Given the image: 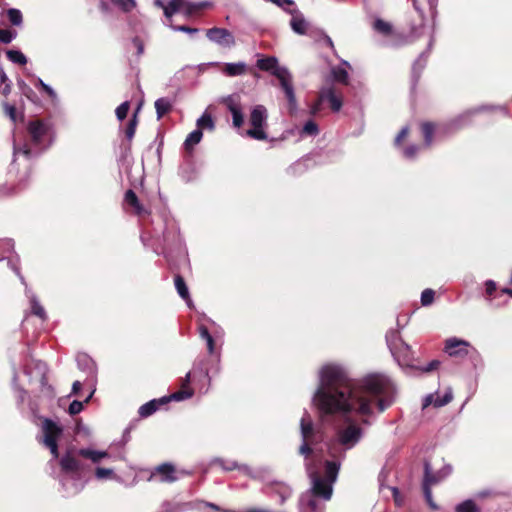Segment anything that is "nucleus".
<instances>
[{
    "label": "nucleus",
    "mask_w": 512,
    "mask_h": 512,
    "mask_svg": "<svg viewBox=\"0 0 512 512\" xmlns=\"http://www.w3.org/2000/svg\"><path fill=\"white\" fill-rule=\"evenodd\" d=\"M393 396V384L386 376L373 374L354 381L343 367L329 364L321 369L320 386L313 401L323 414L354 411L369 416L373 404L383 412L392 404Z\"/></svg>",
    "instance_id": "obj_1"
},
{
    "label": "nucleus",
    "mask_w": 512,
    "mask_h": 512,
    "mask_svg": "<svg viewBox=\"0 0 512 512\" xmlns=\"http://www.w3.org/2000/svg\"><path fill=\"white\" fill-rule=\"evenodd\" d=\"M109 454L106 451H96L89 448L81 449H69L61 457L59 465L61 471L65 474L73 475L77 478H81L87 471L90 470V466L84 463L80 458L88 459L94 464H98L102 459L108 458Z\"/></svg>",
    "instance_id": "obj_2"
},
{
    "label": "nucleus",
    "mask_w": 512,
    "mask_h": 512,
    "mask_svg": "<svg viewBox=\"0 0 512 512\" xmlns=\"http://www.w3.org/2000/svg\"><path fill=\"white\" fill-rule=\"evenodd\" d=\"M257 67L262 71L271 72L280 81L291 109L296 106V97L289 72L285 68L278 67V60L268 56L257 60Z\"/></svg>",
    "instance_id": "obj_3"
},
{
    "label": "nucleus",
    "mask_w": 512,
    "mask_h": 512,
    "mask_svg": "<svg viewBox=\"0 0 512 512\" xmlns=\"http://www.w3.org/2000/svg\"><path fill=\"white\" fill-rule=\"evenodd\" d=\"M191 373L188 372L184 379H182L181 389L172 393L169 396H164L159 399H153L139 408V415L143 418L149 417L154 414L161 406L166 405L170 401H182L191 398L194 390L190 387Z\"/></svg>",
    "instance_id": "obj_4"
},
{
    "label": "nucleus",
    "mask_w": 512,
    "mask_h": 512,
    "mask_svg": "<svg viewBox=\"0 0 512 512\" xmlns=\"http://www.w3.org/2000/svg\"><path fill=\"white\" fill-rule=\"evenodd\" d=\"M27 133L31 143L40 149L48 148L53 141V125L47 119L35 118L27 123Z\"/></svg>",
    "instance_id": "obj_5"
},
{
    "label": "nucleus",
    "mask_w": 512,
    "mask_h": 512,
    "mask_svg": "<svg viewBox=\"0 0 512 512\" xmlns=\"http://www.w3.org/2000/svg\"><path fill=\"white\" fill-rule=\"evenodd\" d=\"M361 435V428L355 424H350L346 428L338 430L337 437L328 444L329 455L335 458L341 454L340 446H343L344 450L351 449L359 442Z\"/></svg>",
    "instance_id": "obj_6"
},
{
    "label": "nucleus",
    "mask_w": 512,
    "mask_h": 512,
    "mask_svg": "<svg viewBox=\"0 0 512 512\" xmlns=\"http://www.w3.org/2000/svg\"><path fill=\"white\" fill-rule=\"evenodd\" d=\"M266 120V108L263 105H256L249 116V123L252 128L247 130L246 135L255 140H267L268 135L264 130V127L267 126Z\"/></svg>",
    "instance_id": "obj_7"
},
{
    "label": "nucleus",
    "mask_w": 512,
    "mask_h": 512,
    "mask_svg": "<svg viewBox=\"0 0 512 512\" xmlns=\"http://www.w3.org/2000/svg\"><path fill=\"white\" fill-rule=\"evenodd\" d=\"M177 480V470L171 463H162L156 466L148 478V481H159L163 483H173Z\"/></svg>",
    "instance_id": "obj_8"
},
{
    "label": "nucleus",
    "mask_w": 512,
    "mask_h": 512,
    "mask_svg": "<svg viewBox=\"0 0 512 512\" xmlns=\"http://www.w3.org/2000/svg\"><path fill=\"white\" fill-rule=\"evenodd\" d=\"M206 36L210 41L223 47L230 48L235 45V38L233 34L225 28L214 27L208 29Z\"/></svg>",
    "instance_id": "obj_9"
},
{
    "label": "nucleus",
    "mask_w": 512,
    "mask_h": 512,
    "mask_svg": "<svg viewBox=\"0 0 512 512\" xmlns=\"http://www.w3.org/2000/svg\"><path fill=\"white\" fill-rule=\"evenodd\" d=\"M470 344L457 338L447 339L445 342V352L455 358H463L468 355Z\"/></svg>",
    "instance_id": "obj_10"
},
{
    "label": "nucleus",
    "mask_w": 512,
    "mask_h": 512,
    "mask_svg": "<svg viewBox=\"0 0 512 512\" xmlns=\"http://www.w3.org/2000/svg\"><path fill=\"white\" fill-rule=\"evenodd\" d=\"M332 483L315 474L313 476L312 494L324 500H330L333 492Z\"/></svg>",
    "instance_id": "obj_11"
},
{
    "label": "nucleus",
    "mask_w": 512,
    "mask_h": 512,
    "mask_svg": "<svg viewBox=\"0 0 512 512\" xmlns=\"http://www.w3.org/2000/svg\"><path fill=\"white\" fill-rule=\"evenodd\" d=\"M42 430L44 433V439H43L44 445L51 444L53 442H58V439L62 434V428L59 427L51 419H45L43 421Z\"/></svg>",
    "instance_id": "obj_12"
},
{
    "label": "nucleus",
    "mask_w": 512,
    "mask_h": 512,
    "mask_svg": "<svg viewBox=\"0 0 512 512\" xmlns=\"http://www.w3.org/2000/svg\"><path fill=\"white\" fill-rule=\"evenodd\" d=\"M124 204L132 208V212L137 216H142L144 214H149V212L144 208V206L140 203L138 196L136 193L129 189L125 192L124 195Z\"/></svg>",
    "instance_id": "obj_13"
},
{
    "label": "nucleus",
    "mask_w": 512,
    "mask_h": 512,
    "mask_svg": "<svg viewBox=\"0 0 512 512\" xmlns=\"http://www.w3.org/2000/svg\"><path fill=\"white\" fill-rule=\"evenodd\" d=\"M321 99H325V101L329 102L333 112H338L343 105L341 95H337L333 87L323 89L321 91Z\"/></svg>",
    "instance_id": "obj_14"
},
{
    "label": "nucleus",
    "mask_w": 512,
    "mask_h": 512,
    "mask_svg": "<svg viewBox=\"0 0 512 512\" xmlns=\"http://www.w3.org/2000/svg\"><path fill=\"white\" fill-rule=\"evenodd\" d=\"M289 13L292 15V19L290 21L292 30L300 35L306 34L308 30V24L303 15L298 10H290Z\"/></svg>",
    "instance_id": "obj_15"
},
{
    "label": "nucleus",
    "mask_w": 512,
    "mask_h": 512,
    "mask_svg": "<svg viewBox=\"0 0 512 512\" xmlns=\"http://www.w3.org/2000/svg\"><path fill=\"white\" fill-rule=\"evenodd\" d=\"M436 129L437 125L434 122L425 121L420 124V131L426 148L432 146Z\"/></svg>",
    "instance_id": "obj_16"
},
{
    "label": "nucleus",
    "mask_w": 512,
    "mask_h": 512,
    "mask_svg": "<svg viewBox=\"0 0 512 512\" xmlns=\"http://www.w3.org/2000/svg\"><path fill=\"white\" fill-rule=\"evenodd\" d=\"M203 137V132L200 130L192 131L184 142V153L186 157H192L194 146L197 145Z\"/></svg>",
    "instance_id": "obj_17"
},
{
    "label": "nucleus",
    "mask_w": 512,
    "mask_h": 512,
    "mask_svg": "<svg viewBox=\"0 0 512 512\" xmlns=\"http://www.w3.org/2000/svg\"><path fill=\"white\" fill-rule=\"evenodd\" d=\"M247 66L243 62L225 63L221 71L229 77L240 76L246 73Z\"/></svg>",
    "instance_id": "obj_18"
},
{
    "label": "nucleus",
    "mask_w": 512,
    "mask_h": 512,
    "mask_svg": "<svg viewBox=\"0 0 512 512\" xmlns=\"http://www.w3.org/2000/svg\"><path fill=\"white\" fill-rule=\"evenodd\" d=\"M427 61H428V56L425 53H421L418 56V58L415 60V62L413 63L412 78H413L414 84H416L419 81L421 74L427 65Z\"/></svg>",
    "instance_id": "obj_19"
},
{
    "label": "nucleus",
    "mask_w": 512,
    "mask_h": 512,
    "mask_svg": "<svg viewBox=\"0 0 512 512\" xmlns=\"http://www.w3.org/2000/svg\"><path fill=\"white\" fill-rule=\"evenodd\" d=\"M340 464L335 461H325L324 480L331 482L332 484L336 481Z\"/></svg>",
    "instance_id": "obj_20"
},
{
    "label": "nucleus",
    "mask_w": 512,
    "mask_h": 512,
    "mask_svg": "<svg viewBox=\"0 0 512 512\" xmlns=\"http://www.w3.org/2000/svg\"><path fill=\"white\" fill-rule=\"evenodd\" d=\"M157 119L160 120L172 110V103L168 98H159L155 101Z\"/></svg>",
    "instance_id": "obj_21"
},
{
    "label": "nucleus",
    "mask_w": 512,
    "mask_h": 512,
    "mask_svg": "<svg viewBox=\"0 0 512 512\" xmlns=\"http://www.w3.org/2000/svg\"><path fill=\"white\" fill-rule=\"evenodd\" d=\"M223 103L232 114V116L242 112V108L239 101L238 95H229L223 99Z\"/></svg>",
    "instance_id": "obj_22"
},
{
    "label": "nucleus",
    "mask_w": 512,
    "mask_h": 512,
    "mask_svg": "<svg viewBox=\"0 0 512 512\" xmlns=\"http://www.w3.org/2000/svg\"><path fill=\"white\" fill-rule=\"evenodd\" d=\"M174 283H175V288H176L179 296L186 301H190L188 287L185 283L184 278L180 274L175 275Z\"/></svg>",
    "instance_id": "obj_23"
},
{
    "label": "nucleus",
    "mask_w": 512,
    "mask_h": 512,
    "mask_svg": "<svg viewBox=\"0 0 512 512\" xmlns=\"http://www.w3.org/2000/svg\"><path fill=\"white\" fill-rule=\"evenodd\" d=\"M373 29L383 35V36H391L393 34V26L387 22V21H384L383 19H376L373 23Z\"/></svg>",
    "instance_id": "obj_24"
},
{
    "label": "nucleus",
    "mask_w": 512,
    "mask_h": 512,
    "mask_svg": "<svg viewBox=\"0 0 512 512\" xmlns=\"http://www.w3.org/2000/svg\"><path fill=\"white\" fill-rule=\"evenodd\" d=\"M300 427L303 440H310L314 433L313 423L310 416L307 415L302 417Z\"/></svg>",
    "instance_id": "obj_25"
},
{
    "label": "nucleus",
    "mask_w": 512,
    "mask_h": 512,
    "mask_svg": "<svg viewBox=\"0 0 512 512\" xmlns=\"http://www.w3.org/2000/svg\"><path fill=\"white\" fill-rule=\"evenodd\" d=\"M203 129L213 131L215 129V123L210 113L204 112L202 116L197 120V130L202 131Z\"/></svg>",
    "instance_id": "obj_26"
},
{
    "label": "nucleus",
    "mask_w": 512,
    "mask_h": 512,
    "mask_svg": "<svg viewBox=\"0 0 512 512\" xmlns=\"http://www.w3.org/2000/svg\"><path fill=\"white\" fill-rule=\"evenodd\" d=\"M183 0H170L166 6H163L165 17L171 18L175 13L181 12Z\"/></svg>",
    "instance_id": "obj_27"
},
{
    "label": "nucleus",
    "mask_w": 512,
    "mask_h": 512,
    "mask_svg": "<svg viewBox=\"0 0 512 512\" xmlns=\"http://www.w3.org/2000/svg\"><path fill=\"white\" fill-rule=\"evenodd\" d=\"M204 7H205L204 3L194 4V3L187 2L186 0H183V6L181 9V12L184 15H186L187 17H190V16L196 14L197 12H199L200 10H202Z\"/></svg>",
    "instance_id": "obj_28"
},
{
    "label": "nucleus",
    "mask_w": 512,
    "mask_h": 512,
    "mask_svg": "<svg viewBox=\"0 0 512 512\" xmlns=\"http://www.w3.org/2000/svg\"><path fill=\"white\" fill-rule=\"evenodd\" d=\"M140 110V106L137 108L136 112L133 114L132 118L129 120L127 126H126V129H125V136L128 140H132L134 135H135V132H136V128H137V125H138V111Z\"/></svg>",
    "instance_id": "obj_29"
},
{
    "label": "nucleus",
    "mask_w": 512,
    "mask_h": 512,
    "mask_svg": "<svg viewBox=\"0 0 512 512\" xmlns=\"http://www.w3.org/2000/svg\"><path fill=\"white\" fill-rule=\"evenodd\" d=\"M424 470H425V473H424L423 487L428 485V487L431 488L432 485H435L440 481V478L436 474H433L430 471L429 463H427V462L425 463Z\"/></svg>",
    "instance_id": "obj_30"
},
{
    "label": "nucleus",
    "mask_w": 512,
    "mask_h": 512,
    "mask_svg": "<svg viewBox=\"0 0 512 512\" xmlns=\"http://www.w3.org/2000/svg\"><path fill=\"white\" fill-rule=\"evenodd\" d=\"M455 512H480V508L473 500L469 499L458 504L455 508Z\"/></svg>",
    "instance_id": "obj_31"
},
{
    "label": "nucleus",
    "mask_w": 512,
    "mask_h": 512,
    "mask_svg": "<svg viewBox=\"0 0 512 512\" xmlns=\"http://www.w3.org/2000/svg\"><path fill=\"white\" fill-rule=\"evenodd\" d=\"M332 75L336 82H339L344 85H348L349 76L348 72L342 67H336L332 69Z\"/></svg>",
    "instance_id": "obj_32"
},
{
    "label": "nucleus",
    "mask_w": 512,
    "mask_h": 512,
    "mask_svg": "<svg viewBox=\"0 0 512 512\" xmlns=\"http://www.w3.org/2000/svg\"><path fill=\"white\" fill-rule=\"evenodd\" d=\"M7 58L12 61L13 63L19 64V65H25L27 63L26 56L17 50H7L6 51Z\"/></svg>",
    "instance_id": "obj_33"
},
{
    "label": "nucleus",
    "mask_w": 512,
    "mask_h": 512,
    "mask_svg": "<svg viewBox=\"0 0 512 512\" xmlns=\"http://www.w3.org/2000/svg\"><path fill=\"white\" fill-rule=\"evenodd\" d=\"M115 6L123 12H131L136 7L135 0H110Z\"/></svg>",
    "instance_id": "obj_34"
},
{
    "label": "nucleus",
    "mask_w": 512,
    "mask_h": 512,
    "mask_svg": "<svg viewBox=\"0 0 512 512\" xmlns=\"http://www.w3.org/2000/svg\"><path fill=\"white\" fill-rule=\"evenodd\" d=\"M92 394L91 393L84 402H81V401H78V400H74L70 405H69V413L70 415H77L79 414L82 410H83V407H84V403H88L90 398L92 397Z\"/></svg>",
    "instance_id": "obj_35"
},
{
    "label": "nucleus",
    "mask_w": 512,
    "mask_h": 512,
    "mask_svg": "<svg viewBox=\"0 0 512 512\" xmlns=\"http://www.w3.org/2000/svg\"><path fill=\"white\" fill-rule=\"evenodd\" d=\"M7 17L9 19V21L11 22V24L13 25H20L22 23V13L20 10L18 9H15V8H11L7 11Z\"/></svg>",
    "instance_id": "obj_36"
},
{
    "label": "nucleus",
    "mask_w": 512,
    "mask_h": 512,
    "mask_svg": "<svg viewBox=\"0 0 512 512\" xmlns=\"http://www.w3.org/2000/svg\"><path fill=\"white\" fill-rule=\"evenodd\" d=\"M13 154L14 157L18 154H22L26 159H31L33 156L30 146L26 143L23 146L14 145Z\"/></svg>",
    "instance_id": "obj_37"
},
{
    "label": "nucleus",
    "mask_w": 512,
    "mask_h": 512,
    "mask_svg": "<svg viewBox=\"0 0 512 512\" xmlns=\"http://www.w3.org/2000/svg\"><path fill=\"white\" fill-rule=\"evenodd\" d=\"M130 109V103L128 101L123 102L116 108V116L118 120L122 121L127 117V114Z\"/></svg>",
    "instance_id": "obj_38"
},
{
    "label": "nucleus",
    "mask_w": 512,
    "mask_h": 512,
    "mask_svg": "<svg viewBox=\"0 0 512 512\" xmlns=\"http://www.w3.org/2000/svg\"><path fill=\"white\" fill-rule=\"evenodd\" d=\"M17 84L23 95H25L28 99L33 100V97L35 96L33 89L22 79H19Z\"/></svg>",
    "instance_id": "obj_39"
},
{
    "label": "nucleus",
    "mask_w": 512,
    "mask_h": 512,
    "mask_svg": "<svg viewBox=\"0 0 512 512\" xmlns=\"http://www.w3.org/2000/svg\"><path fill=\"white\" fill-rule=\"evenodd\" d=\"M435 292L432 289H425L421 294V303L423 306H427L433 303Z\"/></svg>",
    "instance_id": "obj_40"
},
{
    "label": "nucleus",
    "mask_w": 512,
    "mask_h": 512,
    "mask_svg": "<svg viewBox=\"0 0 512 512\" xmlns=\"http://www.w3.org/2000/svg\"><path fill=\"white\" fill-rule=\"evenodd\" d=\"M302 131H303L304 134L314 136V135L318 134L319 129H318V125L314 121L309 120L303 126V130Z\"/></svg>",
    "instance_id": "obj_41"
},
{
    "label": "nucleus",
    "mask_w": 512,
    "mask_h": 512,
    "mask_svg": "<svg viewBox=\"0 0 512 512\" xmlns=\"http://www.w3.org/2000/svg\"><path fill=\"white\" fill-rule=\"evenodd\" d=\"M16 36V32H13L11 30H8V29H1L0 28V41L5 43V44H8L10 43L13 38Z\"/></svg>",
    "instance_id": "obj_42"
},
{
    "label": "nucleus",
    "mask_w": 512,
    "mask_h": 512,
    "mask_svg": "<svg viewBox=\"0 0 512 512\" xmlns=\"http://www.w3.org/2000/svg\"><path fill=\"white\" fill-rule=\"evenodd\" d=\"M32 313L41 318V319H45L46 317V312H45V309L43 308V306L41 304H39L38 302L34 301L32 302Z\"/></svg>",
    "instance_id": "obj_43"
},
{
    "label": "nucleus",
    "mask_w": 512,
    "mask_h": 512,
    "mask_svg": "<svg viewBox=\"0 0 512 512\" xmlns=\"http://www.w3.org/2000/svg\"><path fill=\"white\" fill-rule=\"evenodd\" d=\"M453 396L451 392H446L442 398L439 396L434 401L435 407H442L448 404L452 400Z\"/></svg>",
    "instance_id": "obj_44"
},
{
    "label": "nucleus",
    "mask_w": 512,
    "mask_h": 512,
    "mask_svg": "<svg viewBox=\"0 0 512 512\" xmlns=\"http://www.w3.org/2000/svg\"><path fill=\"white\" fill-rule=\"evenodd\" d=\"M113 474V470L112 469H109V468H102V467H97L96 470H95V476L98 478V479H106V478H109L111 477Z\"/></svg>",
    "instance_id": "obj_45"
},
{
    "label": "nucleus",
    "mask_w": 512,
    "mask_h": 512,
    "mask_svg": "<svg viewBox=\"0 0 512 512\" xmlns=\"http://www.w3.org/2000/svg\"><path fill=\"white\" fill-rule=\"evenodd\" d=\"M423 493H424V497L426 499V502L428 503V505L430 506V508L432 509H437V506L436 504L434 503L433 501V498H432V491H431V488L428 487V485H426L425 487H423Z\"/></svg>",
    "instance_id": "obj_46"
},
{
    "label": "nucleus",
    "mask_w": 512,
    "mask_h": 512,
    "mask_svg": "<svg viewBox=\"0 0 512 512\" xmlns=\"http://www.w3.org/2000/svg\"><path fill=\"white\" fill-rule=\"evenodd\" d=\"M313 450L309 444V440H303L302 445L299 448V453L304 455L305 457H309L312 454Z\"/></svg>",
    "instance_id": "obj_47"
},
{
    "label": "nucleus",
    "mask_w": 512,
    "mask_h": 512,
    "mask_svg": "<svg viewBox=\"0 0 512 512\" xmlns=\"http://www.w3.org/2000/svg\"><path fill=\"white\" fill-rule=\"evenodd\" d=\"M132 43L137 50V56H141L144 53V43L141 38L138 36L134 37Z\"/></svg>",
    "instance_id": "obj_48"
},
{
    "label": "nucleus",
    "mask_w": 512,
    "mask_h": 512,
    "mask_svg": "<svg viewBox=\"0 0 512 512\" xmlns=\"http://www.w3.org/2000/svg\"><path fill=\"white\" fill-rule=\"evenodd\" d=\"M217 463L227 471H232L238 468V464L235 461L225 462L224 460H217Z\"/></svg>",
    "instance_id": "obj_49"
},
{
    "label": "nucleus",
    "mask_w": 512,
    "mask_h": 512,
    "mask_svg": "<svg viewBox=\"0 0 512 512\" xmlns=\"http://www.w3.org/2000/svg\"><path fill=\"white\" fill-rule=\"evenodd\" d=\"M419 151V146L417 145H410L404 149V156L406 158H413L416 156V154Z\"/></svg>",
    "instance_id": "obj_50"
},
{
    "label": "nucleus",
    "mask_w": 512,
    "mask_h": 512,
    "mask_svg": "<svg viewBox=\"0 0 512 512\" xmlns=\"http://www.w3.org/2000/svg\"><path fill=\"white\" fill-rule=\"evenodd\" d=\"M324 101H325V99H321V92H320L319 96H318V99L311 106V114L312 115H317L321 111L322 103Z\"/></svg>",
    "instance_id": "obj_51"
},
{
    "label": "nucleus",
    "mask_w": 512,
    "mask_h": 512,
    "mask_svg": "<svg viewBox=\"0 0 512 512\" xmlns=\"http://www.w3.org/2000/svg\"><path fill=\"white\" fill-rule=\"evenodd\" d=\"M409 127H403L395 138V144L400 145L402 141L409 135Z\"/></svg>",
    "instance_id": "obj_52"
},
{
    "label": "nucleus",
    "mask_w": 512,
    "mask_h": 512,
    "mask_svg": "<svg viewBox=\"0 0 512 512\" xmlns=\"http://www.w3.org/2000/svg\"><path fill=\"white\" fill-rule=\"evenodd\" d=\"M496 289V283L493 280H488L485 282V292L487 297H491Z\"/></svg>",
    "instance_id": "obj_53"
},
{
    "label": "nucleus",
    "mask_w": 512,
    "mask_h": 512,
    "mask_svg": "<svg viewBox=\"0 0 512 512\" xmlns=\"http://www.w3.org/2000/svg\"><path fill=\"white\" fill-rule=\"evenodd\" d=\"M172 28L176 31H181V32L189 33V34H195V33L199 32V29L192 28V27H189L186 25L172 26Z\"/></svg>",
    "instance_id": "obj_54"
},
{
    "label": "nucleus",
    "mask_w": 512,
    "mask_h": 512,
    "mask_svg": "<svg viewBox=\"0 0 512 512\" xmlns=\"http://www.w3.org/2000/svg\"><path fill=\"white\" fill-rule=\"evenodd\" d=\"M440 364H441V362L439 360H432L425 367H423L422 370L426 373L432 372L434 370H437L439 368Z\"/></svg>",
    "instance_id": "obj_55"
},
{
    "label": "nucleus",
    "mask_w": 512,
    "mask_h": 512,
    "mask_svg": "<svg viewBox=\"0 0 512 512\" xmlns=\"http://www.w3.org/2000/svg\"><path fill=\"white\" fill-rule=\"evenodd\" d=\"M4 107H5L7 115L10 117V119L13 122H15L16 121V113H17L16 107L14 105H10L7 103L4 104Z\"/></svg>",
    "instance_id": "obj_56"
},
{
    "label": "nucleus",
    "mask_w": 512,
    "mask_h": 512,
    "mask_svg": "<svg viewBox=\"0 0 512 512\" xmlns=\"http://www.w3.org/2000/svg\"><path fill=\"white\" fill-rule=\"evenodd\" d=\"M37 86L41 87L50 97L54 98L56 96L54 90L45 84L40 78L37 80Z\"/></svg>",
    "instance_id": "obj_57"
},
{
    "label": "nucleus",
    "mask_w": 512,
    "mask_h": 512,
    "mask_svg": "<svg viewBox=\"0 0 512 512\" xmlns=\"http://www.w3.org/2000/svg\"><path fill=\"white\" fill-rule=\"evenodd\" d=\"M232 119H233V125L237 128H240L244 123L243 112L232 116Z\"/></svg>",
    "instance_id": "obj_58"
},
{
    "label": "nucleus",
    "mask_w": 512,
    "mask_h": 512,
    "mask_svg": "<svg viewBox=\"0 0 512 512\" xmlns=\"http://www.w3.org/2000/svg\"><path fill=\"white\" fill-rule=\"evenodd\" d=\"M45 446L50 449V452H51V454L53 455L54 458H58L59 457L58 442H53L51 444H46Z\"/></svg>",
    "instance_id": "obj_59"
},
{
    "label": "nucleus",
    "mask_w": 512,
    "mask_h": 512,
    "mask_svg": "<svg viewBox=\"0 0 512 512\" xmlns=\"http://www.w3.org/2000/svg\"><path fill=\"white\" fill-rule=\"evenodd\" d=\"M278 494L281 497V503H283L288 497H290L291 492H290L289 488L281 487V489L278 491Z\"/></svg>",
    "instance_id": "obj_60"
},
{
    "label": "nucleus",
    "mask_w": 512,
    "mask_h": 512,
    "mask_svg": "<svg viewBox=\"0 0 512 512\" xmlns=\"http://www.w3.org/2000/svg\"><path fill=\"white\" fill-rule=\"evenodd\" d=\"M199 333H200L201 338L204 339L205 341L212 337V335L210 334L208 328L206 326H203V325L200 326Z\"/></svg>",
    "instance_id": "obj_61"
},
{
    "label": "nucleus",
    "mask_w": 512,
    "mask_h": 512,
    "mask_svg": "<svg viewBox=\"0 0 512 512\" xmlns=\"http://www.w3.org/2000/svg\"><path fill=\"white\" fill-rule=\"evenodd\" d=\"M0 92L3 96H5V97L8 96L11 92V83L8 82V83L1 84Z\"/></svg>",
    "instance_id": "obj_62"
},
{
    "label": "nucleus",
    "mask_w": 512,
    "mask_h": 512,
    "mask_svg": "<svg viewBox=\"0 0 512 512\" xmlns=\"http://www.w3.org/2000/svg\"><path fill=\"white\" fill-rule=\"evenodd\" d=\"M206 344H207V349H208V352L210 355H213L214 352H215V341H214V338L211 337L209 339L206 340Z\"/></svg>",
    "instance_id": "obj_63"
},
{
    "label": "nucleus",
    "mask_w": 512,
    "mask_h": 512,
    "mask_svg": "<svg viewBox=\"0 0 512 512\" xmlns=\"http://www.w3.org/2000/svg\"><path fill=\"white\" fill-rule=\"evenodd\" d=\"M82 388V384L80 381H75L72 385V393L77 395Z\"/></svg>",
    "instance_id": "obj_64"
}]
</instances>
